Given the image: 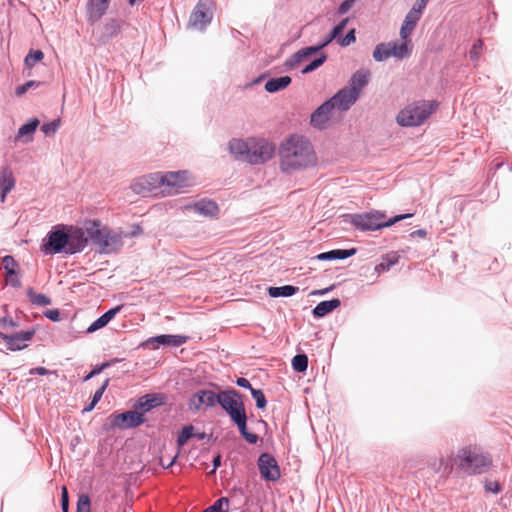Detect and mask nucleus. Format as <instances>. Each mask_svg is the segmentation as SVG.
Masks as SVG:
<instances>
[{"label": "nucleus", "instance_id": "1", "mask_svg": "<svg viewBox=\"0 0 512 512\" xmlns=\"http://www.w3.org/2000/svg\"><path fill=\"white\" fill-rule=\"evenodd\" d=\"M280 169L290 173L313 167L317 156L311 142L303 136L292 135L280 146Z\"/></svg>", "mask_w": 512, "mask_h": 512}, {"label": "nucleus", "instance_id": "2", "mask_svg": "<svg viewBox=\"0 0 512 512\" xmlns=\"http://www.w3.org/2000/svg\"><path fill=\"white\" fill-rule=\"evenodd\" d=\"M229 150L235 158L249 164H263L275 153V145L264 138L232 139Z\"/></svg>", "mask_w": 512, "mask_h": 512}, {"label": "nucleus", "instance_id": "3", "mask_svg": "<svg viewBox=\"0 0 512 512\" xmlns=\"http://www.w3.org/2000/svg\"><path fill=\"white\" fill-rule=\"evenodd\" d=\"M453 461L457 468L467 475L486 473L493 465L491 455L476 445L460 448Z\"/></svg>", "mask_w": 512, "mask_h": 512}, {"label": "nucleus", "instance_id": "4", "mask_svg": "<svg viewBox=\"0 0 512 512\" xmlns=\"http://www.w3.org/2000/svg\"><path fill=\"white\" fill-rule=\"evenodd\" d=\"M85 230L90 240L98 246L101 253L109 254L123 246L121 233L114 232L102 225L100 220L85 222Z\"/></svg>", "mask_w": 512, "mask_h": 512}, {"label": "nucleus", "instance_id": "5", "mask_svg": "<svg viewBox=\"0 0 512 512\" xmlns=\"http://www.w3.org/2000/svg\"><path fill=\"white\" fill-rule=\"evenodd\" d=\"M438 102L435 100H418L407 104L399 111L396 121L403 127H416L422 125L436 110Z\"/></svg>", "mask_w": 512, "mask_h": 512}, {"label": "nucleus", "instance_id": "6", "mask_svg": "<svg viewBox=\"0 0 512 512\" xmlns=\"http://www.w3.org/2000/svg\"><path fill=\"white\" fill-rule=\"evenodd\" d=\"M413 214H400L387 219L384 212L372 210L366 213L351 215V224L361 231H375L391 227L397 222L412 217Z\"/></svg>", "mask_w": 512, "mask_h": 512}, {"label": "nucleus", "instance_id": "7", "mask_svg": "<svg viewBox=\"0 0 512 512\" xmlns=\"http://www.w3.org/2000/svg\"><path fill=\"white\" fill-rule=\"evenodd\" d=\"M192 185L193 180L188 171L182 170L162 173V194H178Z\"/></svg>", "mask_w": 512, "mask_h": 512}, {"label": "nucleus", "instance_id": "8", "mask_svg": "<svg viewBox=\"0 0 512 512\" xmlns=\"http://www.w3.org/2000/svg\"><path fill=\"white\" fill-rule=\"evenodd\" d=\"M130 188L134 193L142 196L157 195L163 189L162 173L155 172L139 176L132 180Z\"/></svg>", "mask_w": 512, "mask_h": 512}, {"label": "nucleus", "instance_id": "9", "mask_svg": "<svg viewBox=\"0 0 512 512\" xmlns=\"http://www.w3.org/2000/svg\"><path fill=\"white\" fill-rule=\"evenodd\" d=\"M218 403L227 412L232 421L246 415L244 403L235 390L223 391L218 394Z\"/></svg>", "mask_w": 512, "mask_h": 512}, {"label": "nucleus", "instance_id": "10", "mask_svg": "<svg viewBox=\"0 0 512 512\" xmlns=\"http://www.w3.org/2000/svg\"><path fill=\"white\" fill-rule=\"evenodd\" d=\"M214 8L213 0H199L190 15L188 25L198 30H204L213 18Z\"/></svg>", "mask_w": 512, "mask_h": 512}, {"label": "nucleus", "instance_id": "11", "mask_svg": "<svg viewBox=\"0 0 512 512\" xmlns=\"http://www.w3.org/2000/svg\"><path fill=\"white\" fill-rule=\"evenodd\" d=\"M43 251L46 254H56L64 252L68 254L67 227L62 226L48 234L47 242L43 245Z\"/></svg>", "mask_w": 512, "mask_h": 512}, {"label": "nucleus", "instance_id": "12", "mask_svg": "<svg viewBox=\"0 0 512 512\" xmlns=\"http://www.w3.org/2000/svg\"><path fill=\"white\" fill-rule=\"evenodd\" d=\"M87 232L84 228L74 226L67 227L68 237V254H75L81 252L88 244L89 237L86 236Z\"/></svg>", "mask_w": 512, "mask_h": 512}, {"label": "nucleus", "instance_id": "13", "mask_svg": "<svg viewBox=\"0 0 512 512\" xmlns=\"http://www.w3.org/2000/svg\"><path fill=\"white\" fill-rule=\"evenodd\" d=\"M261 476L268 481H277L280 478V470L277 461L268 453H263L258 459Z\"/></svg>", "mask_w": 512, "mask_h": 512}, {"label": "nucleus", "instance_id": "14", "mask_svg": "<svg viewBox=\"0 0 512 512\" xmlns=\"http://www.w3.org/2000/svg\"><path fill=\"white\" fill-rule=\"evenodd\" d=\"M144 415L137 411H127L114 415L112 424L121 429L137 427L144 422Z\"/></svg>", "mask_w": 512, "mask_h": 512}, {"label": "nucleus", "instance_id": "15", "mask_svg": "<svg viewBox=\"0 0 512 512\" xmlns=\"http://www.w3.org/2000/svg\"><path fill=\"white\" fill-rule=\"evenodd\" d=\"M359 97L355 92L351 91L347 87L338 91L329 102L331 103L333 109H338L340 111L348 110L358 99Z\"/></svg>", "mask_w": 512, "mask_h": 512}, {"label": "nucleus", "instance_id": "16", "mask_svg": "<svg viewBox=\"0 0 512 512\" xmlns=\"http://www.w3.org/2000/svg\"><path fill=\"white\" fill-rule=\"evenodd\" d=\"M34 335V330L18 332L15 334H5L1 336L5 341L7 348L11 351L21 350L27 347V343Z\"/></svg>", "mask_w": 512, "mask_h": 512}, {"label": "nucleus", "instance_id": "17", "mask_svg": "<svg viewBox=\"0 0 512 512\" xmlns=\"http://www.w3.org/2000/svg\"><path fill=\"white\" fill-rule=\"evenodd\" d=\"M336 38H337V35L334 34L333 31H331L329 33V35L327 36V38L323 41V43H321L318 46L306 47V48L299 50L291 57V59L287 62V64L292 66V65L302 62L304 59L311 56L312 54L317 53L320 49H322L323 47L328 45L330 42H332Z\"/></svg>", "mask_w": 512, "mask_h": 512}, {"label": "nucleus", "instance_id": "18", "mask_svg": "<svg viewBox=\"0 0 512 512\" xmlns=\"http://www.w3.org/2000/svg\"><path fill=\"white\" fill-rule=\"evenodd\" d=\"M336 38H337V35L334 34L333 31H331L329 33V35L327 36V38L323 41V43H321L318 46L306 47V48L299 50L291 57V59L287 62V64L292 66V65L302 62L304 59L311 56L312 54L317 53L320 49H322L323 47L328 45L330 42H332Z\"/></svg>", "mask_w": 512, "mask_h": 512}, {"label": "nucleus", "instance_id": "19", "mask_svg": "<svg viewBox=\"0 0 512 512\" xmlns=\"http://www.w3.org/2000/svg\"><path fill=\"white\" fill-rule=\"evenodd\" d=\"M215 403H218V394L210 390H201L190 399V406L196 410L202 406L212 407Z\"/></svg>", "mask_w": 512, "mask_h": 512}, {"label": "nucleus", "instance_id": "20", "mask_svg": "<svg viewBox=\"0 0 512 512\" xmlns=\"http://www.w3.org/2000/svg\"><path fill=\"white\" fill-rule=\"evenodd\" d=\"M110 0H89L87 4V17L90 23L99 21L106 13Z\"/></svg>", "mask_w": 512, "mask_h": 512}, {"label": "nucleus", "instance_id": "21", "mask_svg": "<svg viewBox=\"0 0 512 512\" xmlns=\"http://www.w3.org/2000/svg\"><path fill=\"white\" fill-rule=\"evenodd\" d=\"M187 341L186 336L181 335H159L156 337H151L147 340V344L150 345L153 349L159 348L160 345L167 346H180Z\"/></svg>", "mask_w": 512, "mask_h": 512}, {"label": "nucleus", "instance_id": "22", "mask_svg": "<svg viewBox=\"0 0 512 512\" xmlns=\"http://www.w3.org/2000/svg\"><path fill=\"white\" fill-rule=\"evenodd\" d=\"M333 107L331 103L328 101L324 102L321 106H319L311 115V124L319 129L324 128L325 124L328 122L331 116V111Z\"/></svg>", "mask_w": 512, "mask_h": 512}, {"label": "nucleus", "instance_id": "23", "mask_svg": "<svg viewBox=\"0 0 512 512\" xmlns=\"http://www.w3.org/2000/svg\"><path fill=\"white\" fill-rule=\"evenodd\" d=\"M371 73L368 69H359L351 77L349 87L359 97L363 88L368 84Z\"/></svg>", "mask_w": 512, "mask_h": 512}, {"label": "nucleus", "instance_id": "24", "mask_svg": "<svg viewBox=\"0 0 512 512\" xmlns=\"http://www.w3.org/2000/svg\"><path fill=\"white\" fill-rule=\"evenodd\" d=\"M402 42H389V48L391 51V56L397 59H404L410 56L413 48L412 41L410 38L401 39Z\"/></svg>", "mask_w": 512, "mask_h": 512}, {"label": "nucleus", "instance_id": "25", "mask_svg": "<svg viewBox=\"0 0 512 512\" xmlns=\"http://www.w3.org/2000/svg\"><path fill=\"white\" fill-rule=\"evenodd\" d=\"M420 18L421 14L417 13L416 10H410L407 13L400 28L399 34L401 39H408L410 37Z\"/></svg>", "mask_w": 512, "mask_h": 512}, {"label": "nucleus", "instance_id": "26", "mask_svg": "<svg viewBox=\"0 0 512 512\" xmlns=\"http://www.w3.org/2000/svg\"><path fill=\"white\" fill-rule=\"evenodd\" d=\"M15 178L10 168L5 167L0 171L1 202H4L7 194L14 188Z\"/></svg>", "mask_w": 512, "mask_h": 512}, {"label": "nucleus", "instance_id": "27", "mask_svg": "<svg viewBox=\"0 0 512 512\" xmlns=\"http://www.w3.org/2000/svg\"><path fill=\"white\" fill-rule=\"evenodd\" d=\"M187 208H192L196 213L206 217H214L219 211L217 204L211 200H201Z\"/></svg>", "mask_w": 512, "mask_h": 512}, {"label": "nucleus", "instance_id": "28", "mask_svg": "<svg viewBox=\"0 0 512 512\" xmlns=\"http://www.w3.org/2000/svg\"><path fill=\"white\" fill-rule=\"evenodd\" d=\"M122 306H117L113 309L108 310L102 316H100L97 320H95L87 329V332L92 333L98 329L105 327L114 316L121 310Z\"/></svg>", "mask_w": 512, "mask_h": 512}, {"label": "nucleus", "instance_id": "29", "mask_svg": "<svg viewBox=\"0 0 512 512\" xmlns=\"http://www.w3.org/2000/svg\"><path fill=\"white\" fill-rule=\"evenodd\" d=\"M292 82L290 76L271 78L265 83V90L269 93H275L287 88Z\"/></svg>", "mask_w": 512, "mask_h": 512}, {"label": "nucleus", "instance_id": "30", "mask_svg": "<svg viewBox=\"0 0 512 512\" xmlns=\"http://www.w3.org/2000/svg\"><path fill=\"white\" fill-rule=\"evenodd\" d=\"M340 304L341 302L339 299L322 301L313 309V315L317 318L324 317L325 315L332 312L334 309L338 308Z\"/></svg>", "mask_w": 512, "mask_h": 512}, {"label": "nucleus", "instance_id": "31", "mask_svg": "<svg viewBox=\"0 0 512 512\" xmlns=\"http://www.w3.org/2000/svg\"><path fill=\"white\" fill-rule=\"evenodd\" d=\"M38 125H39L38 119H34L33 121L22 125L18 130L16 140H21V139L25 138L23 140V142H25V143L32 141V136H33L34 132L36 131Z\"/></svg>", "mask_w": 512, "mask_h": 512}, {"label": "nucleus", "instance_id": "32", "mask_svg": "<svg viewBox=\"0 0 512 512\" xmlns=\"http://www.w3.org/2000/svg\"><path fill=\"white\" fill-rule=\"evenodd\" d=\"M233 422L238 426L240 434L247 442L250 444L257 443L259 439L258 435L247 430V415H244Z\"/></svg>", "mask_w": 512, "mask_h": 512}, {"label": "nucleus", "instance_id": "33", "mask_svg": "<svg viewBox=\"0 0 512 512\" xmlns=\"http://www.w3.org/2000/svg\"><path fill=\"white\" fill-rule=\"evenodd\" d=\"M299 290L298 287L292 285H285L281 287H270L268 293L271 297H290Z\"/></svg>", "mask_w": 512, "mask_h": 512}, {"label": "nucleus", "instance_id": "34", "mask_svg": "<svg viewBox=\"0 0 512 512\" xmlns=\"http://www.w3.org/2000/svg\"><path fill=\"white\" fill-rule=\"evenodd\" d=\"M27 296L32 304L37 306H48L51 304V299L40 293H36L32 288L27 290Z\"/></svg>", "mask_w": 512, "mask_h": 512}, {"label": "nucleus", "instance_id": "35", "mask_svg": "<svg viewBox=\"0 0 512 512\" xmlns=\"http://www.w3.org/2000/svg\"><path fill=\"white\" fill-rule=\"evenodd\" d=\"M120 30H121V23L119 20H117L115 18H111V19L107 20V22L104 25L105 35L109 38L116 37L120 33Z\"/></svg>", "mask_w": 512, "mask_h": 512}, {"label": "nucleus", "instance_id": "36", "mask_svg": "<svg viewBox=\"0 0 512 512\" xmlns=\"http://www.w3.org/2000/svg\"><path fill=\"white\" fill-rule=\"evenodd\" d=\"M389 57L392 56L388 43H380L375 47L373 51V58L376 61L381 62L388 59Z\"/></svg>", "mask_w": 512, "mask_h": 512}, {"label": "nucleus", "instance_id": "37", "mask_svg": "<svg viewBox=\"0 0 512 512\" xmlns=\"http://www.w3.org/2000/svg\"><path fill=\"white\" fill-rule=\"evenodd\" d=\"M109 379H106L103 385L95 392L91 403L83 409V412H90L93 410L95 405L101 400L103 393L105 392L106 388L109 385Z\"/></svg>", "mask_w": 512, "mask_h": 512}, {"label": "nucleus", "instance_id": "38", "mask_svg": "<svg viewBox=\"0 0 512 512\" xmlns=\"http://www.w3.org/2000/svg\"><path fill=\"white\" fill-rule=\"evenodd\" d=\"M292 367L297 372H304L308 367V357L305 354H298L292 359Z\"/></svg>", "mask_w": 512, "mask_h": 512}, {"label": "nucleus", "instance_id": "39", "mask_svg": "<svg viewBox=\"0 0 512 512\" xmlns=\"http://www.w3.org/2000/svg\"><path fill=\"white\" fill-rule=\"evenodd\" d=\"M158 404L157 397L154 395H145L141 397L138 401L137 407L143 409L144 411H149L151 408L155 407Z\"/></svg>", "mask_w": 512, "mask_h": 512}, {"label": "nucleus", "instance_id": "40", "mask_svg": "<svg viewBox=\"0 0 512 512\" xmlns=\"http://www.w3.org/2000/svg\"><path fill=\"white\" fill-rule=\"evenodd\" d=\"M44 58V54L41 50H31L24 59V63L27 67L32 68L37 62Z\"/></svg>", "mask_w": 512, "mask_h": 512}, {"label": "nucleus", "instance_id": "41", "mask_svg": "<svg viewBox=\"0 0 512 512\" xmlns=\"http://www.w3.org/2000/svg\"><path fill=\"white\" fill-rule=\"evenodd\" d=\"M194 427L192 425L185 426L180 432L177 443L180 447L186 444V442L194 436Z\"/></svg>", "mask_w": 512, "mask_h": 512}, {"label": "nucleus", "instance_id": "42", "mask_svg": "<svg viewBox=\"0 0 512 512\" xmlns=\"http://www.w3.org/2000/svg\"><path fill=\"white\" fill-rule=\"evenodd\" d=\"M483 46V41L481 39H478L471 47L469 51V57L473 62L479 61Z\"/></svg>", "mask_w": 512, "mask_h": 512}, {"label": "nucleus", "instance_id": "43", "mask_svg": "<svg viewBox=\"0 0 512 512\" xmlns=\"http://www.w3.org/2000/svg\"><path fill=\"white\" fill-rule=\"evenodd\" d=\"M2 264L8 276H15L17 262L14 260L12 256H5L2 260Z\"/></svg>", "mask_w": 512, "mask_h": 512}, {"label": "nucleus", "instance_id": "44", "mask_svg": "<svg viewBox=\"0 0 512 512\" xmlns=\"http://www.w3.org/2000/svg\"><path fill=\"white\" fill-rule=\"evenodd\" d=\"M251 394H252V397L256 401V406L259 409H264L266 407L267 401H266L263 391L260 389L253 388V389H251Z\"/></svg>", "mask_w": 512, "mask_h": 512}, {"label": "nucleus", "instance_id": "45", "mask_svg": "<svg viewBox=\"0 0 512 512\" xmlns=\"http://www.w3.org/2000/svg\"><path fill=\"white\" fill-rule=\"evenodd\" d=\"M326 58H327V56L325 54H321L318 58H316L309 65H307L302 70V73L307 74V73H310V72L316 70L326 61Z\"/></svg>", "mask_w": 512, "mask_h": 512}, {"label": "nucleus", "instance_id": "46", "mask_svg": "<svg viewBox=\"0 0 512 512\" xmlns=\"http://www.w3.org/2000/svg\"><path fill=\"white\" fill-rule=\"evenodd\" d=\"M77 512H90V498L87 494H82L78 498Z\"/></svg>", "mask_w": 512, "mask_h": 512}, {"label": "nucleus", "instance_id": "47", "mask_svg": "<svg viewBox=\"0 0 512 512\" xmlns=\"http://www.w3.org/2000/svg\"><path fill=\"white\" fill-rule=\"evenodd\" d=\"M398 256L395 254L388 255L377 267V270H389V268L398 262Z\"/></svg>", "mask_w": 512, "mask_h": 512}, {"label": "nucleus", "instance_id": "48", "mask_svg": "<svg viewBox=\"0 0 512 512\" xmlns=\"http://www.w3.org/2000/svg\"><path fill=\"white\" fill-rule=\"evenodd\" d=\"M224 504H228V499L225 497L219 498L217 501L214 502L213 505L206 508L204 512H227L223 510Z\"/></svg>", "mask_w": 512, "mask_h": 512}, {"label": "nucleus", "instance_id": "49", "mask_svg": "<svg viewBox=\"0 0 512 512\" xmlns=\"http://www.w3.org/2000/svg\"><path fill=\"white\" fill-rule=\"evenodd\" d=\"M40 85V82H37V81H28L26 83H24L23 85H20L16 88L15 90V94L20 97L22 96L23 94H25L30 88L32 87H38Z\"/></svg>", "mask_w": 512, "mask_h": 512}, {"label": "nucleus", "instance_id": "50", "mask_svg": "<svg viewBox=\"0 0 512 512\" xmlns=\"http://www.w3.org/2000/svg\"><path fill=\"white\" fill-rule=\"evenodd\" d=\"M333 253V259H346L352 255L355 254V249L345 250V249H337L332 250Z\"/></svg>", "mask_w": 512, "mask_h": 512}, {"label": "nucleus", "instance_id": "51", "mask_svg": "<svg viewBox=\"0 0 512 512\" xmlns=\"http://www.w3.org/2000/svg\"><path fill=\"white\" fill-rule=\"evenodd\" d=\"M15 327V323L12 319L2 318L0 320V337L5 335L4 331H7L9 328Z\"/></svg>", "mask_w": 512, "mask_h": 512}, {"label": "nucleus", "instance_id": "52", "mask_svg": "<svg viewBox=\"0 0 512 512\" xmlns=\"http://www.w3.org/2000/svg\"><path fill=\"white\" fill-rule=\"evenodd\" d=\"M356 40V37H355V30L354 29H351L346 35L344 38L340 39L339 40V43L341 46H348L350 45L351 43H354Z\"/></svg>", "mask_w": 512, "mask_h": 512}, {"label": "nucleus", "instance_id": "53", "mask_svg": "<svg viewBox=\"0 0 512 512\" xmlns=\"http://www.w3.org/2000/svg\"><path fill=\"white\" fill-rule=\"evenodd\" d=\"M58 129V123L56 121L42 125L41 130L45 135H53Z\"/></svg>", "mask_w": 512, "mask_h": 512}, {"label": "nucleus", "instance_id": "54", "mask_svg": "<svg viewBox=\"0 0 512 512\" xmlns=\"http://www.w3.org/2000/svg\"><path fill=\"white\" fill-rule=\"evenodd\" d=\"M61 506L63 512H68V506H69V497H68V491L66 486H63L61 489Z\"/></svg>", "mask_w": 512, "mask_h": 512}, {"label": "nucleus", "instance_id": "55", "mask_svg": "<svg viewBox=\"0 0 512 512\" xmlns=\"http://www.w3.org/2000/svg\"><path fill=\"white\" fill-rule=\"evenodd\" d=\"M110 366V363L109 362H105V363H102L100 366H96L85 378L84 380L87 381L89 379H91L92 377H94L95 375L101 373L105 368L109 367Z\"/></svg>", "mask_w": 512, "mask_h": 512}, {"label": "nucleus", "instance_id": "56", "mask_svg": "<svg viewBox=\"0 0 512 512\" xmlns=\"http://www.w3.org/2000/svg\"><path fill=\"white\" fill-rule=\"evenodd\" d=\"M355 1L356 0H345L344 2H342L338 7V13L345 14L346 12H348L354 5Z\"/></svg>", "mask_w": 512, "mask_h": 512}, {"label": "nucleus", "instance_id": "57", "mask_svg": "<svg viewBox=\"0 0 512 512\" xmlns=\"http://www.w3.org/2000/svg\"><path fill=\"white\" fill-rule=\"evenodd\" d=\"M485 490L487 492H492V493H499L501 491V486L498 482H488L485 484Z\"/></svg>", "mask_w": 512, "mask_h": 512}, {"label": "nucleus", "instance_id": "58", "mask_svg": "<svg viewBox=\"0 0 512 512\" xmlns=\"http://www.w3.org/2000/svg\"><path fill=\"white\" fill-rule=\"evenodd\" d=\"M429 0H416L411 10H416L417 13L422 15Z\"/></svg>", "mask_w": 512, "mask_h": 512}, {"label": "nucleus", "instance_id": "59", "mask_svg": "<svg viewBox=\"0 0 512 512\" xmlns=\"http://www.w3.org/2000/svg\"><path fill=\"white\" fill-rule=\"evenodd\" d=\"M347 23H348V18H345L339 24H337L332 30L334 32V34H336L337 36L340 35L342 33V31L344 30V28L346 27Z\"/></svg>", "mask_w": 512, "mask_h": 512}, {"label": "nucleus", "instance_id": "60", "mask_svg": "<svg viewBox=\"0 0 512 512\" xmlns=\"http://www.w3.org/2000/svg\"><path fill=\"white\" fill-rule=\"evenodd\" d=\"M430 465H431L432 470L435 473H440L441 472V468L444 465V459L443 458H439L438 460H435Z\"/></svg>", "mask_w": 512, "mask_h": 512}, {"label": "nucleus", "instance_id": "61", "mask_svg": "<svg viewBox=\"0 0 512 512\" xmlns=\"http://www.w3.org/2000/svg\"><path fill=\"white\" fill-rule=\"evenodd\" d=\"M236 383H237L238 386H240L242 388H247V389H250V390L253 389L251 384H250V382H249V380L246 379V378L240 377V378L237 379Z\"/></svg>", "mask_w": 512, "mask_h": 512}, {"label": "nucleus", "instance_id": "62", "mask_svg": "<svg viewBox=\"0 0 512 512\" xmlns=\"http://www.w3.org/2000/svg\"><path fill=\"white\" fill-rule=\"evenodd\" d=\"M45 315L53 321H58L60 316L58 310H49L45 313Z\"/></svg>", "mask_w": 512, "mask_h": 512}, {"label": "nucleus", "instance_id": "63", "mask_svg": "<svg viewBox=\"0 0 512 512\" xmlns=\"http://www.w3.org/2000/svg\"><path fill=\"white\" fill-rule=\"evenodd\" d=\"M7 281L14 287H20L21 286V281L20 279L17 277V274H15V276H8L7 278Z\"/></svg>", "mask_w": 512, "mask_h": 512}, {"label": "nucleus", "instance_id": "64", "mask_svg": "<svg viewBox=\"0 0 512 512\" xmlns=\"http://www.w3.org/2000/svg\"><path fill=\"white\" fill-rule=\"evenodd\" d=\"M333 251L321 253L317 255V259L319 260H332L333 259Z\"/></svg>", "mask_w": 512, "mask_h": 512}]
</instances>
